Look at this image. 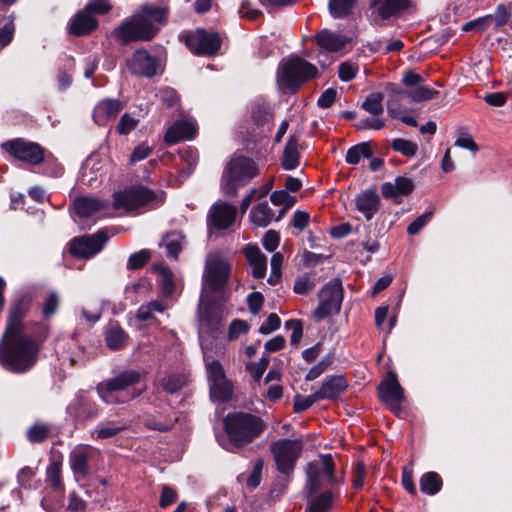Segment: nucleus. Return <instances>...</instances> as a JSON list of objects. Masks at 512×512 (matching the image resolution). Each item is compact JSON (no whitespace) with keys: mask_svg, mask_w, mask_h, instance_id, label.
I'll return each mask as SVG.
<instances>
[{"mask_svg":"<svg viewBox=\"0 0 512 512\" xmlns=\"http://www.w3.org/2000/svg\"><path fill=\"white\" fill-rule=\"evenodd\" d=\"M83 9L89 15H104L110 12L112 6L108 0H89Z\"/></svg>","mask_w":512,"mask_h":512,"instance_id":"56","label":"nucleus"},{"mask_svg":"<svg viewBox=\"0 0 512 512\" xmlns=\"http://www.w3.org/2000/svg\"><path fill=\"white\" fill-rule=\"evenodd\" d=\"M222 422L227 437L225 448L231 452L253 443L266 430V423L260 416L246 411L229 412Z\"/></svg>","mask_w":512,"mask_h":512,"instance_id":"3","label":"nucleus"},{"mask_svg":"<svg viewBox=\"0 0 512 512\" xmlns=\"http://www.w3.org/2000/svg\"><path fill=\"white\" fill-rule=\"evenodd\" d=\"M333 499L334 494L331 490L319 491L309 502L304 512H328L333 505Z\"/></svg>","mask_w":512,"mask_h":512,"instance_id":"33","label":"nucleus"},{"mask_svg":"<svg viewBox=\"0 0 512 512\" xmlns=\"http://www.w3.org/2000/svg\"><path fill=\"white\" fill-rule=\"evenodd\" d=\"M414 8L413 0H383L376 13L377 17L384 22L390 19H398L404 14L410 13Z\"/></svg>","mask_w":512,"mask_h":512,"instance_id":"19","label":"nucleus"},{"mask_svg":"<svg viewBox=\"0 0 512 512\" xmlns=\"http://www.w3.org/2000/svg\"><path fill=\"white\" fill-rule=\"evenodd\" d=\"M258 175V165L252 158L244 155L234 157L224 167L221 189L227 196H236L239 187L246 185Z\"/></svg>","mask_w":512,"mask_h":512,"instance_id":"4","label":"nucleus"},{"mask_svg":"<svg viewBox=\"0 0 512 512\" xmlns=\"http://www.w3.org/2000/svg\"><path fill=\"white\" fill-rule=\"evenodd\" d=\"M165 201V192L161 191V196L142 184L126 187L124 190L113 193V207L115 209H124L127 212L136 211L148 204L156 207L162 205Z\"/></svg>","mask_w":512,"mask_h":512,"instance_id":"5","label":"nucleus"},{"mask_svg":"<svg viewBox=\"0 0 512 512\" xmlns=\"http://www.w3.org/2000/svg\"><path fill=\"white\" fill-rule=\"evenodd\" d=\"M48 336V328L41 322H35L26 333H3L1 366L14 374L29 372L36 366Z\"/></svg>","mask_w":512,"mask_h":512,"instance_id":"1","label":"nucleus"},{"mask_svg":"<svg viewBox=\"0 0 512 512\" xmlns=\"http://www.w3.org/2000/svg\"><path fill=\"white\" fill-rule=\"evenodd\" d=\"M168 15L167 7L143 4L130 17L117 25L111 35L123 46L134 42L151 41L167 23Z\"/></svg>","mask_w":512,"mask_h":512,"instance_id":"2","label":"nucleus"},{"mask_svg":"<svg viewBox=\"0 0 512 512\" xmlns=\"http://www.w3.org/2000/svg\"><path fill=\"white\" fill-rule=\"evenodd\" d=\"M357 0H329L328 10L332 18L344 19L353 14Z\"/></svg>","mask_w":512,"mask_h":512,"instance_id":"35","label":"nucleus"},{"mask_svg":"<svg viewBox=\"0 0 512 512\" xmlns=\"http://www.w3.org/2000/svg\"><path fill=\"white\" fill-rule=\"evenodd\" d=\"M106 206L107 203H104L100 199L83 195L77 196L73 201L75 214L82 219L90 218L95 213L105 209Z\"/></svg>","mask_w":512,"mask_h":512,"instance_id":"28","label":"nucleus"},{"mask_svg":"<svg viewBox=\"0 0 512 512\" xmlns=\"http://www.w3.org/2000/svg\"><path fill=\"white\" fill-rule=\"evenodd\" d=\"M160 102L167 108H173L180 102V95L172 87H164L159 91Z\"/></svg>","mask_w":512,"mask_h":512,"instance_id":"59","label":"nucleus"},{"mask_svg":"<svg viewBox=\"0 0 512 512\" xmlns=\"http://www.w3.org/2000/svg\"><path fill=\"white\" fill-rule=\"evenodd\" d=\"M378 393L384 404L405 400L404 389L398 381L397 374L393 371L387 372L386 379L378 386Z\"/></svg>","mask_w":512,"mask_h":512,"instance_id":"20","label":"nucleus"},{"mask_svg":"<svg viewBox=\"0 0 512 512\" xmlns=\"http://www.w3.org/2000/svg\"><path fill=\"white\" fill-rule=\"evenodd\" d=\"M138 123V119L132 117L129 113H124L116 125V132L119 135H128L137 127Z\"/></svg>","mask_w":512,"mask_h":512,"instance_id":"58","label":"nucleus"},{"mask_svg":"<svg viewBox=\"0 0 512 512\" xmlns=\"http://www.w3.org/2000/svg\"><path fill=\"white\" fill-rule=\"evenodd\" d=\"M321 464L316 461L308 462L305 469V490L307 497L317 494L323 487L322 477L326 476L330 485L336 484V465L331 454H321Z\"/></svg>","mask_w":512,"mask_h":512,"instance_id":"9","label":"nucleus"},{"mask_svg":"<svg viewBox=\"0 0 512 512\" xmlns=\"http://www.w3.org/2000/svg\"><path fill=\"white\" fill-rule=\"evenodd\" d=\"M384 95L381 92L370 93L361 104V108L373 116H379L383 113L384 107L382 101Z\"/></svg>","mask_w":512,"mask_h":512,"instance_id":"42","label":"nucleus"},{"mask_svg":"<svg viewBox=\"0 0 512 512\" xmlns=\"http://www.w3.org/2000/svg\"><path fill=\"white\" fill-rule=\"evenodd\" d=\"M315 279L311 273H306L295 279L293 291L298 295H306L314 289Z\"/></svg>","mask_w":512,"mask_h":512,"instance_id":"50","label":"nucleus"},{"mask_svg":"<svg viewBox=\"0 0 512 512\" xmlns=\"http://www.w3.org/2000/svg\"><path fill=\"white\" fill-rule=\"evenodd\" d=\"M439 91L428 86H417L415 89L408 90V97L414 103H421L424 101L437 98Z\"/></svg>","mask_w":512,"mask_h":512,"instance_id":"43","label":"nucleus"},{"mask_svg":"<svg viewBox=\"0 0 512 512\" xmlns=\"http://www.w3.org/2000/svg\"><path fill=\"white\" fill-rule=\"evenodd\" d=\"M98 27V19L93 15H89L84 9H81L68 21L67 32L75 37H85L91 35Z\"/></svg>","mask_w":512,"mask_h":512,"instance_id":"18","label":"nucleus"},{"mask_svg":"<svg viewBox=\"0 0 512 512\" xmlns=\"http://www.w3.org/2000/svg\"><path fill=\"white\" fill-rule=\"evenodd\" d=\"M390 147L395 152H399L406 157H414L418 152L417 143L404 138L393 139L390 143Z\"/></svg>","mask_w":512,"mask_h":512,"instance_id":"46","label":"nucleus"},{"mask_svg":"<svg viewBox=\"0 0 512 512\" xmlns=\"http://www.w3.org/2000/svg\"><path fill=\"white\" fill-rule=\"evenodd\" d=\"M91 453L88 447H76L69 454V465L76 479H85L90 474L89 460Z\"/></svg>","mask_w":512,"mask_h":512,"instance_id":"25","label":"nucleus"},{"mask_svg":"<svg viewBox=\"0 0 512 512\" xmlns=\"http://www.w3.org/2000/svg\"><path fill=\"white\" fill-rule=\"evenodd\" d=\"M316 44L331 52H338L346 45V40L338 33L323 29L315 35Z\"/></svg>","mask_w":512,"mask_h":512,"instance_id":"30","label":"nucleus"},{"mask_svg":"<svg viewBox=\"0 0 512 512\" xmlns=\"http://www.w3.org/2000/svg\"><path fill=\"white\" fill-rule=\"evenodd\" d=\"M230 272V264L222 258L207 261L203 276L204 284L212 292H219L227 286Z\"/></svg>","mask_w":512,"mask_h":512,"instance_id":"17","label":"nucleus"},{"mask_svg":"<svg viewBox=\"0 0 512 512\" xmlns=\"http://www.w3.org/2000/svg\"><path fill=\"white\" fill-rule=\"evenodd\" d=\"M381 199L375 189H367L355 197V209L362 213L367 221L378 212Z\"/></svg>","mask_w":512,"mask_h":512,"instance_id":"24","label":"nucleus"},{"mask_svg":"<svg viewBox=\"0 0 512 512\" xmlns=\"http://www.w3.org/2000/svg\"><path fill=\"white\" fill-rule=\"evenodd\" d=\"M344 288L340 278L329 280L318 292L319 304L313 312L317 320H324L341 311L344 299Z\"/></svg>","mask_w":512,"mask_h":512,"instance_id":"8","label":"nucleus"},{"mask_svg":"<svg viewBox=\"0 0 512 512\" xmlns=\"http://www.w3.org/2000/svg\"><path fill=\"white\" fill-rule=\"evenodd\" d=\"M196 134L197 129L193 123L179 120L167 129L164 142L168 145H174L183 140H192Z\"/></svg>","mask_w":512,"mask_h":512,"instance_id":"26","label":"nucleus"},{"mask_svg":"<svg viewBox=\"0 0 512 512\" xmlns=\"http://www.w3.org/2000/svg\"><path fill=\"white\" fill-rule=\"evenodd\" d=\"M281 326V318L276 313L268 315L265 322L259 327L258 332L263 335H267L276 331Z\"/></svg>","mask_w":512,"mask_h":512,"instance_id":"64","label":"nucleus"},{"mask_svg":"<svg viewBox=\"0 0 512 512\" xmlns=\"http://www.w3.org/2000/svg\"><path fill=\"white\" fill-rule=\"evenodd\" d=\"M251 221L259 227H267L273 218V211L266 201L255 205L249 214Z\"/></svg>","mask_w":512,"mask_h":512,"instance_id":"36","label":"nucleus"},{"mask_svg":"<svg viewBox=\"0 0 512 512\" xmlns=\"http://www.w3.org/2000/svg\"><path fill=\"white\" fill-rule=\"evenodd\" d=\"M433 211H425L420 216H418L414 221H412L407 227V233L409 235L418 234L423 227H425L432 219Z\"/></svg>","mask_w":512,"mask_h":512,"instance_id":"60","label":"nucleus"},{"mask_svg":"<svg viewBox=\"0 0 512 512\" xmlns=\"http://www.w3.org/2000/svg\"><path fill=\"white\" fill-rule=\"evenodd\" d=\"M128 334L120 326L112 327L105 334L106 346L113 351H119L126 347Z\"/></svg>","mask_w":512,"mask_h":512,"instance_id":"37","label":"nucleus"},{"mask_svg":"<svg viewBox=\"0 0 512 512\" xmlns=\"http://www.w3.org/2000/svg\"><path fill=\"white\" fill-rule=\"evenodd\" d=\"M160 387L168 394H175L187 385V378L182 373H170L159 380Z\"/></svg>","mask_w":512,"mask_h":512,"instance_id":"38","label":"nucleus"},{"mask_svg":"<svg viewBox=\"0 0 512 512\" xmlns=\"http://www.w3.org/2000/svg\"><path fill=\"white\" fill-rule=\"evenodd\" d=\"M270 201L275 206L295 205L297 199L285 190H275L270 195Z\"/></svg>","mask_w":512,"mask_h":512,"instance_id":"61","label":"nucleus"},{"mask_svg":"<svg viewBox=\"0 0 512 512\" xmlns=\"http://www.w3.org/2000/svg\"><path fill=\"white\" fill-rule=\"evenodd\" d=\"M249 328L250 326L245 320L234 319L228 327V338L230 340L237 339L241 334L247 333Z\"/></svg>","mask_w":512,"mask_h":512,"instance_id":"62","label":"nucleus"},{"mask_svg":"<svg viewBox=\"0 0 512 512\" xmlns=\"http://www.w3.org/2000/svg\"><path fill=\"white\" fill-rule=\"evenodd\" d=\"M348 388L343 375L327 376L318 390L322 400H337Z\"/></svg>","mask_w":512,"mask_h":512,"instance_id":"27","label":"nucleus"},{"mask_svg":"<svg viewBox=\"0 0 512 512\" xmlns=\"http://www.w3.org/2000/svg\"><path fill=\"white\" fill-rule=\"evenodd\" d=\"M31 306L32 297L28 293L22 294L13 299L9 305L4 333L29 332L35 322L25 327L23 321L29 314Z\"/></svg>","mask_w":512,"mask_h":512,"instance_id":"14","label":"nucleus"},{"mask_svg":"<svg viewBox=\"0 0 512 512\" xmlns=\"http://www.w3.org/2000/svg\"><path fill=\"white\" fill-rule=\"evenodd\" d=\"M284 327L287 330H292L290 343L297 348L303 337V321L301 319H289L285 322Z\"/></svg>","mask_w":512,"mask_h":512,"instance_id":"52","label":"nucleus"},{"mask_svg":"<svg viewBox=\"0 0 512 512\" xmlns=\"http://www.w3.org/2000/svg\"><path fill=\"white\" fill-rule=\"evenodd\" d=\"M318 76L317 67L300 56H292L281 67V81L286 89L297 92L303 84Z\"/></svg>","mask_w":512,"mask_h":512,"instance_id":"7","label":"nucleus"},{"mask_svg":"<svg viewBox=\"0 0 512 512\" xmlns=\"http://www.w3.org/2000/svg\"><path fill=\"white\" fill-rule=\"evenodd\" d=\"M284 256L280 252H276L271 257V273L267 279L268 284L274 286L280 282L282 276V265Z\"/></svg>","mask_w":512,"mask_h":512,"instance_id":"51","label":"nucleus"},{"mask_svg":"<svg viewBox=\"0 0 512 512\" xmlns=\"http://www.w3.org/2000/svg\"><path fill=\"white\" fill-rule=\"evenodd\" d=\"M335 360L333 352H329L325 355L317 364L312 366L305 376L306 381H313L324 373L328 367H330Z\"/></svg>","mask_w":512,"mask_h":512,"instance_id":"45","label":"nucleus"},{"mask_svg":"<svg viewBox=\"0 0 512 512\" xmlns=\"http://www.w3.org/2000/svg\"><path fill=\"white\" fill-rule=\"evenodd\" d=\"M62 463L60 461H52L46 470V482L55 490V491H63V483H62Z\"/></svg>","mask_w":512,"mask_h":512,"instance_id":"41","label":"nucleus"},{"mask_svg":"<svg viewBox=\"0 0 512 512\" xmlns=\"http://www.w3.org/2000/svg\"><path fill=\"white\" fill-rule=\"evenodd\" d=\"M41 164H43V175L58 178L61 177L64 173V167L51 153L48 155L45 154V160L42 161Z\"/></svg>","mask_w":512,"mask_h":512,"instance_id":"44","label":"nucleus"},{"mask_svg":"<svg viewBox=\"0 0 512 512\" xmlns=\"http://www.w3.org/2000/svg\"><path fill=\"white\" fill-rule=\"evenodd\" d=\"M178 500V492L176 488L164 484L161 486L159 496V507L166 509Z\"/></svg>","mask_w":512,"mask_h":512,"instance_id":"54","label":"nucleus"},{"mask_svg":"<svg viewBox=\"0 0 512 512\" xmlns=\"http://www.w3.org/2000/svg\"><path fill=\"white\" fill-rule=\"evenodd\" d=\"M299 136L291 134L284 146L283 154L281 157V167L286 171L296 169L301 160V154L298 151Z\"/></svg>","mask_w":512,"mask_h":512,"instance_id":"29","label":"nucleus"},{"mask_svg":"<svg viewBox=\"0 0 512 512\" xmlns=\"http://www.w3.org/2000/svg\"><path fill=\"white\" fill-rule=\"evenodd\" d=\"M302 451L303 442L300 439L282 438L272 442L270 445V452L276 470L288 479L293 476Z\"/></svg>","mask_w":512,"mask_h":512,"instance_id":"6","label":"nucleus"},{"mask_svg":"<svg viewBox=\"0 0 512 512\" xmlns=\"http://www.w3.org/2000/svg\"><path fill=\"white\" fill-rule=\"evenodd\" d=\"M26 439L32 444L45 442L51 435V427L46 423H34L26 430Z\"/></svg>","mask_w":512,"mask_h":512,"instance_id":"39","label":"nucleus"},{"mask_svg":"<svg viewBox=\"0 0 512 512\" xmlns=\"http://www.w3.org/2000/svg\"><path fill=\"white\" fill-rule=\"evenodd\" d=\"M269 363V357L263 355L258 362H248L246 364V371L251 375L255 382H260L264 372L269 366Z\"/></svg>","mask_w":512,"mask_h":512,"instance_id":"49","label":"nucleus"},{"mask_svg":"<svg viewBox=\"0 0 512 512\" xmlns=\"http://www.w3.org/2000/svg\"><path fill=\"white\" fill-rule=\"evenodd\" d=\"M180 39L196 56H214L222 44V39L217 32H208L201 28L182 35Z\"/></svg>","mask_w":512,"mask_h":512,"instance_id":"11","label":"nucleus"},{"mask_svg":"<svg viewBox=\"0 0 512 512\" xmlns=\"http://www.w3.org/2000/svg\"><path fill=\"white\" fill-rule=\"evenodd\" d=\"M236 214V207L231 204H214L210 210L209 222L217 230H226L235 222Z\"/></svg>","mask_w":512,"mask_h":512,"instance_id":"21","label":"nucleus"},{"mask_svg":"<svg viewBox=\"0 0 512 512\" xmlns=\"http://www.w3.org/2000/svg\"><path fill=\"white\" fill-rule=\"evenodd\" d=\"M100 411L101 409L96 401L82 392L77 393L67 407L68 414L77 426H85L88 421L97 418Z\"/></svg>","mask_w":512,"mask_h":512,"instance_id":"16","label":"nucleus"},{"mask_svg":"<svg viewBox=\"0 0 512 512\" xmlns=\"http://www.w3.org/2000/svg\"><path fill=\"white\" fill-rule=\"evenodd\" d=\"M210 396L220 403H227L233 396V385L230 380L223 379L209 384Z\"/></svg>","mask_w":512,"mask_h":512,"instance_id":"32","label":"nucleus"},{"mask_svg":"<svg viewBox=\"0 0 512 512\" xmlns=\"http://www.w3.org/2000/svg\"><path fill=\"white\" fill-rule=\"evenodd\" d=\"M163 243L167 250V255L177 258L182 250L181 237L179 234L172 232L165 235Z\"/></svg>","mask_w":512,"mask_h":512,"instance_id":"53","label":"nucleus"},{"mask_svg":"<svg viewBox=\"0 0 512 512\" xmlns=\"http://www.w3.org/2000/svg\"><path fill=\"white\" fill-rule=\"evenodd\" d=\"M206 371L209 384L227 378L224 368L219 360H212L206 363Z\"/></svg>","mask_w":512,"mask_h":512,"instance_id":"55","label":"nucleus"},{"mask_svg":"<svg viewBox=\"0 0 512 512\" xmlns=\"http://www.w3.org/2000/svg\"><path fill=\"white\" fill-rule=\"evenodd\" d=\"M374 152L371 142H361L351 146L345 155V161L351 165H357L361 158H372Z\"/></svg>","mask_w":512,"mask_h":512,"instance_id":"34","label":"nucleus"},{"mask_svg":"<svg viewBox=\"0 0 512 512\" xmlns=\"http://www.w3.org/2000/svg\"><path fill=\"white\" fill-rule=\"evenodd\" d=\"M123 108L124 104L118 99H103L93 109V120L97 125L105 126L109 120L116 118Z\"/></svg>","mask_w":512,"mask_h":512,"instance_id":"22","label":"nucleus"},{"mask_svg":"<svg viewBox=\"0 0 512 512\" xmlns=\"http://www.w3.org/2000/svg\"><path fill=\"white\" fill-rule=\"evenodd\" d=\"M201 320L208 326L211 330L216 331L219 328L221 317L218 310V307L214 302H208L204 305Z\"/></svg>","mask_w":512,"mask_h":512,"instance_id":"40","label":"nucleus"},{"mask_svg":"<svg viewBox=\"0 0 512 512\" xmlns=\"http://www.w3.org/2000/svg\"><path fill=\"white\" fill-rule=\"evenodd\" d=\"M160 67V59L145 48L135 50L127 60L128 71L139 77L153 78L159 73Z\"/></svg>","mask_w":512,"mask_h":512,"instance_id":"15","label":"nucleus"},{"mask_svg":"<svg viewBox=\"0 0 512 512\" xmlns=\"http://www.w3.org/2000/svg\"><path fill=\"white\" fill-rule=\"evenodd\" d=\"M420 491L429 496L438 494L443 487V479L435 471L425 472L419 480Z\"/></svg>","mask_w":512,"mask_h":512,"instance_id":"31","label":"nucleus"},{"mask_svg":"<svg viewBox=\"0 0 512 512\" xmlns=\"http://www.w3.org/2000/svg\"><path fill=\"white\" fill-rule=\"evenodd\" d=\"M108 239L106 228L91 235L76 236L68 242V252L76 259H90L102 251Z\"/></svg>","mask_w":512,"mask_h":512,"instance_id":"12","label":"nucleus"},{"mask_svg":"<svg viewBox=\"0 0 512 512\" xmlns=\"http://www.w3.org/2000/svg\"><path fill=\"white\" fill-rule=\"evenodd\" d=\"M59 307V297L56 292H50L43 302L42 313L44 318L53 316Z\"/></svg>","mask_w":512,"mask_h":512,"instance_id":"63","label":"nucleus"},{"mask_svg":"<svg viewBox=\"0 0 512 512\" xmlns=\"http://www.w3.org/2000/svg\"><path fill=\"white\" fill-rule=\"evenodd\" d=\"M319 400L322 399L318 391L314 392L309 396H302L300 394H296L293 399V411L295 413H302L308 410L313 404H315Z\"/></svg>","mask_w":512,"mask_h":512,"instance_id":"48","label":"nucleus"},{"mask_svg":"<svg viewBox=\"0 0 512 512\" xmlns=\"http://www.w3.org/2000/svg\"><path fill=\"white\" fill-rule=\"evenodd\" d=\"M143 378V374L134 369H128L120 372L115 377L104 380L96 385V391L100 399L106 404L123 403L114 395L115 392L125 391L130 387H134Z\"/></svg>","mask_w":512,"mask_h":512,"instance_id":"10","label":"nucleus"},{"mask_svg":"<svg viewBox=\"0 0 512 512\" xmlns=\"http://www.w3.org/2000/svg\"><path fill=\"white\" fill-rule=\"evenodd\" d=\"M493 20L492 15H486L484 17H479L477 19L466 22L462 26V31L470 32L475 31L478 33H482L487 30L489 22Z\"/></svg>","mask_w":512,"mask_h":512,"instance_id":"57","label":"nucleus"},{"mask_svg":"<svg viewBox=\"0 0 512 512\" xmlns=\"http://www.w3.org/2000/svg\"><path fill=\"white\" fill-rule=\"evenodd\" d=\"M151 259V252L148 249H141L131 254L127 261V270L136 271L145 267Z\"/></svg>","mask_w":512,"mask_h":512,"instance_id":"47","label":"nucleus"},{"mask_svg":"<svg viewBox=\"0 0 512 512\" xmlns=\"http://www.w3.org/2000/svg\"><path fill=\"white\" fill-rule=\"evenodd\" d=\"M1 149L13 158L33 166L45 160V149L37 142L14 138L1 143Z\"/></svg>","mask_w":512,"mask_h":512,"instance_id":"13","label":"nucleus"},{"mask_svg":"<svg viewBox=\"0 0 512 512\" xmlns=\"http://www.w3.org/2000/svg\"><path fill=\"white\" fill-rule=\"evenodd\" d=\"M414 189L415 184L412 179L398 176L395 178L394 183L385 182L381 185V194L385 199H393L395 204H399L400 201L396 199L411 194Z\"/></svg>","mask_w":512,"mask_h":512,"instance_id":"23","label":"nucleus"}]
</instances>
